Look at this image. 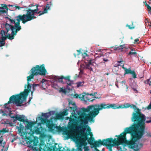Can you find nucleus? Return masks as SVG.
Listing matches in <instances>:
<instances>
[{"label":"nucleus","mask_w":151,"mask_h":151,"mask_svg":"<svg viewBox=\"0 0 151 151\" xmlns=\"http://www.w3.org/2000/svg\"><path fill=\"white\" fill-rule=\"evenodd\" d=\"M25 122L27 123L26 127L27 129H30V128H32L33 126L35 124V122H29L27 119L26 120Z\"/></svg>","instance_id":"22"},{"label":"nucleus","mask_w":151,"mask_h":151,"mask_svg":"<svg viewBox=\"0 0 151 151\" xmlns=\"http://www.w3.org/2000/svg\"><path fill=\"white\" fill-rule=\"evenodd\" d=\"M95 150L96 151H100L96 147H94Z\"/></svg>","instance_id":"58"},{"label":"nucleus","mask_w":151,"mask_h":151,"mask_svg":"<svg viewBox=\"0 0 151 151\" xmlns=\"http://www.w3.org/2000/svg\"><path fill=\"white\" fill-rule=\"evenodd\" d=\"M38 5H37L36 9H32L30 8L24 10L26 12V14H24L27 22L30 21L36 18L35 16V13L38 12L39 10L38 8Z\"/></svg>","instance_id":"8"},{"label":"nucleus","mask_w":151,"mask_h":151,"mask_svg":"<svg viewBox=\"0 0 151 151\" xmlns=\"http://www.w3.org/2000/svg\"><path fill=\"white\" fill-rule=\"evenodd\" d=\"M97 92H94V93H93V95H94V97H93V98H96V97L95 96V95H96V94H97ZM97 98V97H96V98Z\"/></svg>","instance_id":"55"},{"label":"nucleus","mask_w":151,"mask_h":151,"mask_svg":"<svg viewBox=\"0 0 151 151\" xmlns=\"http://www.w3.org/2000/svg\"><path fill=\"white\" fill-rule=\"evenodd\" d=\"M151 77H150V78L147 79L146 81H145V83L147 84H149V85L150 83V80L151 79Z\"/></svg>","instance_id":"42"},{"label":"nucleus","mask_w":151,"mask_h":151,"mask_svg":"<svg viewBox=\"0 0 151 151\" xmlns=\"http://www.w3.org/2000/svg\"><path fill=\"white\" fill-rule=\"evenodd\" d=\"M23 7H20L18 6H15V8L16 9H21L23 8Z\"/></svg>","instance_id":"52"},{"label":"nucleus","mask_w":151,"mask_h":151,"mask_svg":"<svg viewBox=\"0 0 151 151\" xmlns=\"http://www.w3.org/2000/svg\"><path fill=\"white\" fill-rule=\"evenodd\" d=\"M84 151H88L89 150V148L88 146L84 147Z\"/></svg>","instance_id":"45"},{"label":"nucleus","mask_w":151,"mask_h":151,"mask_svg":"<svg viewBox=\"0 0 151 151\" xmlns=\"http://www.w3.org/2000/svg\"><path fill=\"white\" fill-rule=\"evenodd\" d=\"M130 107H131V108H133L134 110H137V111H135V112H133L132 114V117L131 118V120H132V121L133 122V121H132V119L133 118L132 117H133V116L134 115V114L135 113H137V115L138 116L139 114V115H142L144 116V117L145 118V119L144 122L145 123V120L146 119L145 116L144 114H142V113L140 112V110L138 108H137V107L134 104H132V105H131Z\"/></svg>","instance_id":"14"},{"label":"nucleus","mask_w":151,"mask_h":151,"mask_svg":"<svg viewBox=\"0 0 151 151\" xmlns=\"http://www.w3.org/2000/svg\"><path fill=\"white\" fill-rule=\"evenodd\" d=\"M108 109L112 108L114 109H116L122 108V106H117L115 104H108Z\"/></svg>","instance_id":"23"},{"label":"nucleus","mask_w":151,"mask_h":151,"mask_svg":"<svg viewBox=\"0 0 151 151\" xmlns=\"http://www.w3.org/2000/svg\"><path fill=\"white\" fill-rule=\"evenodd\" d=\"M6 31L3 29L1 30L0 34L1 35V39L0 40V47H1L4 45L5 44V40L7 38L9 39L8 36L6 34Z\"/></svg>","instance_id":"12"},{"label":"nucleus","mask_w":151,"mask_h":151,"mask_svg":"<svg viewBox=\"0 0 151 151\" xmlns=\"http://www.w3.org/2000/svg\"><path fill=\"white\" fill-rule=\"evenodd\" d=\"M64 79L65 80H69V76H68L66 77H64L63 76H61L60 77L55 76L54 78V79L60 83H64V82L63 81V79Z\"/></svg>","instance_id":"16"},{"label":"nucleus","mask_w":151,"mask_h":151,"mask_svg":"<svg viewBox=\"0 0 151 151\" xmlns=\"http://www.w3.org/2000/svg\"><path fill=\"white\" fill-rule=\"evenodd\" d=\"M32 99V97L29 98V101L31 100Z\"/></svg>","instance_id":"63"},{"label":"nucleus","mask_w":151,"mask_h":151,"mask_svg":"<svg viewBox=\"0 0 151 151\" xmlns=\"http://www.w3.org/2000/svg\"><path fill=\"white\" fill-rule=\"evenodd\" d=\"M73 125H69L68 127L69 130H68L66 128H61V130L68 136L70 135V129L73 128Z\"/></svg>","instance_id":"17"},{"label":"nucleus","mask_w":151,"mask_h":151,"mask_svg":"<svg viewBox=\"0 0 151 151\" xmlns=\"http://www.w3.org/2000/svg\"><path fill=\"white\" fill-rule=\"evenodd\" d=\"M86 132L89 133V134L91 136H92V133L91 132V129L90 127L88 126L86 130Z\"/></svg>","instance_id":"32"},{"label":"nucleus","mask_w":151,"mask_h":151,"mask_svg":"<svg viewBox=\"0 0 151 151\" xmlns=\"http://www.w3.org/2000/svg\"><path fill=\"white\" fill-rule=\"evenodd\" d=\"M47 10L48 9L47 8L45 7L44 10V11L42 12L41 14H40V15H41L43 14H44L45 13H47Z\"/></svg>","instance_id":"39"},{"label":"nucleus","mask_w":151,"mask_h":151,"mask_svg":"<svg viewBox=\"0 0 151 151\" xmlns=\"http://www.w3.org/2000/svg\"><path fill=\"white\" fill-rule=\"evenodd\" d=\"M81 122L80 123L79 128L80 129V131H79L80 133L78 134L79 135V137H81L82 135L85 134H86V133L85 132L86 130V128L87 127L88 125H86V124H81Z\"/></svg>","instance_id":"15"},{"label":"nucleus","mask_w":151,"mask_h":151,"mask_svg":"<svg viewBox=\"0 0 151 151\" xmlns=\"http://www.w3.org/2000/svg\"><path fill=\"white\" fill-rule=\"evenodd\" d=\"M16 20H12L10 19L8 17H6V18L8 19L11 23L14 24V26L12 25L7 23L5 24V28L6 29V34L8 36L9 39L12 40L14 39L15 36L16 35L18 32L21 29V27L20 25V21H22L23 24H25L27 21L24 14H19L17 17Z\"/></svg>","instance_id":"2"},{"label":"nucleus","mask_w":151,"mask_h":151,"mask_svg":"<svg viewBox=\"0 0 151 151\" xmlns=\"http://www.w3.org/2000/svg\"><path fill=\"white\" fill-rule=\"evenodd\" d=\"M125 70V74H131L132 71L130 69H128L126 68H124Z\"/></svg>","instance_id":"28"},{"label":"nucleus","mask_w":151,"mask_h":151,"mask_svg":"<svg viewBox=\"0 0 151 151\" xmlns=\"http://www.w3.org/2000/svg\"><path fill=\"white\" fill-rule=\"evenodd\" d=\"M43 128L42 126L40 125V127H37V128L35 130V132L37 134H41Z\"/></svg>","instance_id":"25"},{"label":"nucleus","mask_w":151,"mask_h":151,"mask_svg":"<svg viewBox=\"0 0 151 151\" xmlns=\"http://www.w3.org/2000/svg\"><path fill=\"white\" fill-rule=\"evenodd\" d=\"M77 51L79 52L78 54V55H79L80 54V52H81V50H77Z\"/></svg>","instance_id":"56"},{"label":"nucleus","mask_w":151,"mask_h":151,"mask_svg":"<svg viewBox=\"0 0 151 151\" xmlns=\"http://www.w3.org/2000/svg\"><path fill=\"white\" fill-rule=\"evenodd\" d=\"M7 11H6L4 10H1L0 9V15L1 14H4V13H7Z\"/></svg>","instance_id":"40"},{"label":"nucleus","mask_w":151,"mask_h":151,"mask_svg":"<svg viewBox=\"0 0 151 151\" xmlns=\"http://www.w3.org/2000/svg\"><path fill=\"white\" fill-rule=\"evenodd\" d=\"M70 109L73 111H76V107H70Z\"/></svg>","instance_id":"46"},{"label":"nucleus","mask_w":151,"mask_h":151,"mask_svg":"<svg viewBox=\"0 0 151 151\" xmlns=\"http://www.w3.org/2000/svg\"><path fill=\"white\" fill-rule=\"evenodd\" d=\"M131 74L132 75V77L133 78H137V75L134 71H132Z\"/></svg>","instance_id":"36"},{"label":"nucleus","mask_w":151,"mask_h":151,"mask_svg":"<svg viewBox=\"0 0 151 151\" xmlns=\"http://www.w3.org/2000/svg\"><path fill=\"white\" fill-rule=\"evenodd\" d=\"M49 147H47L43 141H41L39 145V151H46Z\"/></svg>","instance_id":"18"},{"label":"nucleus","mask_w":151,"mask_h":151,"mask_svg":"<svg viewBox=\"0 0 151 151\" xmlns=\"http://www.w3.org/2000/svg\"><path fill=\"white\" fill-rule=\"evenodd\" d=\"M40 118L41 122L46 123L47 126L50 130L51 131L53 130V127L54 126V124L51 123V121L47 120L46 119L42 117H40Z\"/></svg>","instance_id":"13"},{"label":"nucleus","mask_w":151,"mask_h":151,"mask_svg":"<svg viewBox=\"0 0 151 151\" xmlns=\"http://www.w3.org/2000/svg\"><path fill=\"white\" fill-rule=\"evenodd\" d=\"M145 5L147 7V8L148 9V11H151V7L146 2L145 3Z\"/></svg>","instance_id":"34"},{"label":"nucleus","mask_w":151,"mask_h":151,"mask_svg":"<svg viewBox=\"0 0 151 151\" xmlns=\"http://www.w3.org/2000/svg\"><path fill=\"white\" fill-rule=\"evenodd\" d=\"M145 118H146V117H145ZM147 119H149V120H146V119H145V123H151V117H150V118L147 117Z\"/></svg>","instance_id":"41"},{"label":"nucleus","mask_w":151,"mask_h":151,"mask_svg":"<svg viewBox=\"0 0 151 151\" xmlns=\"http://www.w3.org/2000/svg\"><path fill=\"white\" fill-rule=\"evenodd\" d=\"M11 117L13 119H16L21 122H25L26 120L24 119V116L19 114H16L15 116H11Z\"/></svg>","instance_id":"19"},{"label":"nucleus","mask_w":151,"mask_h":151,"mask_svg":"<svg viewBox=\"0 0 151 151\" xmlns=\"http://www.w3.org/2000/svg\"><path fill=\"white\" fill-rule=\"evenodd\" d=\"M87 141L88 144L91 145L93 146L94 147H99V145H101L102 141L101 139H99V141H94V139L93 137H90L88 138Z\"/></svg>","instance_id":"11"},{"label":"nucleus","mask_w":151,"mask_h":151,"mask_svg":"<svg viewBox=\"0 0 151 151\" xmlns=\"http://www.w3.org/2000/svg\"><path fill=\"white\" fill-rule=\"evenodd\" d=\"M30 72H31V74L27 77V85H25V89L24 91L20 93L26 99L28 96V93L31 91V86L29 83V81H31L32 79L34 78L35 76H45L47 70L45 68L44 65L43 64L40 66L38 65H36L35 67L31 69Z\"/></svg>","instance_id":"3"},{"label":"nucleus","mask_w":151,"mask_h":151,"mask_svg":"<svg viewBox=\"0 0 151 151\" xmlns=\"http://www.w3.org/2000/svg\"><path fill=\"white\" fill-rule=\"evenodd\" d=\"M94 106L95 107V111L93 114L96 116L99 113L100 110L103 109H108V104H106L105 103L94 104Z\"/></svg>","instance_id":"9"},{"label":"nucleus","mask_w":151,"mask_h":151,"mask_svg":"<svg viewBox=\"0 0 151 151\" xmlns=\"http://www.w3.org/2000/svg\"><path fill=\"white\" fill-rule=\"evenodd\" d=\"M86 55V57L88 59V60L86 59L85 60L84 62L86 64V69H89L91 71L92 70V68L90 66V65L92 64V63H93V62H92L93 61V60L91 58H88V54L86 53H83L82 55L83 56V58H84L85 55Z\"/></svg>","instance_id":"10"},{"label":"nucleus","mask_w":151,"mask_h":151,"mask_svg":"<svg viewBox=\"0 0 151 151\" xmlns=\"http://www.w3.org/2000/svg\"><path fill=\"white\" fill-rule=\"evenodd\" d=\"M130 105L129 104L127 103L125 105H124V107L125 108H128L129 107H130Z\"/></svg>","instance_id":"50"},{"label":"nucleus","mask_w":151,"mask_h":151,"mask_svg":"<svg viewBox=\"0 0 151 151\" xmlns=\"http://www.w3.org/2000/svg\"><path fill=\"white\" fill-rule=\"evenodd\" d=\"M73 137L76 140L80 139V141L77 144L76 150L73 149V151H82V146H84V147H86V146L87 145V143L86 142L88 139L87 134H85L81 137H79L78 134L75 133L73 135Z\"/></svg>","instance_id":"6"},{"label":"nucleus","mask_w":151,"mask_h":151,"mask_svg":"<svg viewBox=\"0 0 151 151\" xmlns=\"http://www.w3.org/2000/svg\"><path fill=\"white\" fill-rule=\"evenodd\" d=\"M42 12H41V11H39V12H38L37 13V14H39V16H40V14H41V13H42Z\"/></svg>","instance_id":"59"},{"label":"nucleus","mask_w":151,"mask_h":151,"mask_svg":"<svg viewBox=\"0 0 151 151\" xmlns=\"http://www.w3.org/2000/svg\"><path fill=\"white\" fill-rule=\"evenodd\" d=\"M48 4H50V6H51L52 5V4L51 1Z\"/></svg>","instance_id":"60"},{"label":"nucleus","mask_w":151,"mask_h":151,"mask_svg":"<svg viewBox=\"0 0 151 151\" xmlns=\"http://www.w3.org/2000/svg\"><path fill=\"white\" fill-rule=\"evenodd\" d=\"M83 94H85V95H89V96H93V97H94V96L93 95V93H90V94H89L88 93H83Z\"/></svg>","instance_id":"49"},{"label":"nucleus","mask_w":151,"mask_h":151,"mask_svg":"<svg viewBox=\"0 0 151 151\" xmlns=\"http://www.w3.org/2000/svg\"><path fill=\"white\" fill-rule=\"evenodd\" d=\"M50 115V114L49 113H42V116L44 117L45 119H46L47 118H49Z\"/></svg>","instance_id":"27"},{"label":"nucleus","mask_w":151,"mask_h":151,"mask_svg":"<svg viewBox=\"0 0 151 151\" xmlns=\"http://www.w3.org/2000/svg\"><path fill=\"white\" fill-rule=\"evenodd\" d=\"M63 116L61 113L56 114H55V119H59L62 118Z\"/></svg>","instance_id":"26"},{"label":"nucleus","mask_w":151,"mask_h":151,"mask_svg":"<svg viewBox=\"0 0 151 151\" xmlns=\"http://www.w3.org/2000/svg\"><path fill=\"white\" fill-rule=\"evenodd\" d=\"M79 95L78 94H75L74 95V97L76 98H79L80 99H81V97H79Z\"/></svg>","instance_id":"48"},{"label":"nucleus","mask_w":151,"mask_h":151,"mask_svg":"<svg viewBox=\"0 0 151 151\" xmlns=\"http://www.w3.org/2000/svg\"><path fill=\"white\" fill-rule=\"evenodd\" d=\"M118 63L120 64L119 65L122 66L123 68H124V61L123 60L118 61Z\"/></svg>","instance_id":"31"},{"label":"nucleus","mask_w":151,"mask_h":151,"mask_svg":"<svg viewBox=\"0 0 151 151\" xmlns=\"http://www.w3.org/2000/svg\"><path fill=\"white\" fill-rule=\"evenodd\" d=\"M17 119H13L12 120V121L13 122H15L16 120H17Z\"/></svg>","instance_id":"57"},{"label":"nucleus","mask_w":151,"mask_h":151,"mask_svg":"<svg viewBox=\"0 0 151 151\" xmlns=\"http://www.w3.org/2000/svg\"><path fill=\"white\" fill-rule=\"evenodd\" d=\"M146 136L148 137H151V134L150 132H148L146 134Z\"/></svg>","instance_id":"51"},{"label":"nucleus","mask_w":151,"mask_h":151,"mask_svg":"<svg viewBox=\"0 0 151 151\" xmlns=\"http://www.w3.org/2000/svg\"><path fill=\"white\" fill-rule=\"evenodd\" d=\"M45 81V80L44 79H42V83H43Z\"/></svg>","instance_id":"61"},{"label":"nucleus","mask_w":151,"mask_h":151,"mask_svg":"<svg viewBox=\"0 0 151 151\" xmlns=\"http://www.w3.org/2000/svg\"><path fill=\"white\" fill-rule=\"evenodd\" d=\"M109 74V73H106L105 74V75H108Z\"/></svg>","instance_id":"62"},{"label":"nucleus","mask_w":151,"mask_h":151,"mask_svg":"<svg viewBox=\"0 0 151 151\" xmlns=\"http://www.w3.org/2000/svg\"><path fill=\"white\" fill-rule=\"evenodd\" d=\"M8 132V131L5 128H3L1 130H0V143L1 144L2 142L3 141V136L4 134L5 133Z\"/></svg>","instance_id":"21"},{"label":"nucleus","mask_w":151,"mask_h":151,"mask_svg":"<svg viewBox=\"0 0 151 151\" xmlns=\"http://www.w3.org/2000/svg\"><path fill=\"white\" fill-rule=\"evenodd\" d=\"M135 113L132 119L134 123L130 127L126 128L124 131L118 136V139L121 145L124 144L132 149L138 150L143 144H139L136 142L139 140L145 134V119L142 115H138Z\"/></svg>","instance_id":"1"},{"label":"nucleus","mask_w":151,"mask_h":151,"mask_svg":"<svg viewBox=\"0 0 151 151\" xmlns=\"http://www.w3.org/2000/svg\"><path fill=\"white\" fill-rule=\"evenodd\" d=\"M126 27H128L130 29H133L135 27L134 26H132L131 27L130 25H129L128 24H127L126 25Z\"/></svg>","instance_id":"43"},{"label":"nucleus","mask_w":151,"mask_h":151,"mask_svg":"<svg viewBox=\"0 0 151 151\" xmlns=\"http://www.w3.org/2000/svg\"><path fill=\"white\" fill-rule=\"evenodd\" d=\"M50 4H47L46 6H45V7L47 8L48 9H50Z\"/></svg>","instance_id":"47"},{"label":"nucleus","mask_w":151,"mask_h":151,"mask_svg":"<svg viewBox=\"0 0 151 151\" xmlns=\"http://www.w3.org/2000/svg\"><path fill=\"white\" fill-rule=\"evenodd\" d=\"M137 53L136 52H129L128 53V55H134V56H136L137 55Z\"/></svg>","instance_id":"35"},{"label":"nucleus","mask_w":151,"mask_h":151,"mask_svg":"<svg viewBox=\"0 0 151 151\" xmlns=\"http://www.w3.org/2000/svg\"><path fill=\"white\" fill-rule=\"evenodd\" d=\"M26 99L20 93L13 95L10 97L8 102L4 104V107L8 109V104L12 103L15 104L17 106H21L23 105V101Z\"/></svg>","instance_id":"5"},{"label":"nucleus","mask_w":151,"mask_h":151,"mask_svg":"<svg viewBox=\"0 0 151 151\" xmlns=\"http://www.w3.org/2000/svg\"><path fill=\"white\" fill-rule=\"evenodd\" d=\"M103 60H104L105 62H107V61H108V59H105V58H103Z\"/></svg>","instance_id":"54"},{"label":"nucleus","mask_w":151,"mask_h":151,"mask_svg":"<svg viewBox=\"0 0 151 151\" xmlns=\"http://www.w3.org/2000/svg\"><path fill=\"white\" fill-rule=\"evenodd\" d=\"M84 81L82 82H78L76 83V84L77 85V87L78 88L80 86H83L84 83Z\"/></svg>","instance_id":"29"},{"label":"nucleus","mask_w":151,"mask_h":151,"mask_svg":"<svg viewBox=\"0 0 151 151\" xmlns=\"http://www.w3.org/2000/svg\"><path fill=\"white\" fill-rule=\"evenodd\" d=\"M1 6L0 7V9H6L7 11L8 10V8L7 5L5 4H1Z\"/></svg>","instance_id":"30"},{"label":"nucleus","mask_w":151,"mask_h":151,"mask_svg":"<svg viewBox=\"0 0 151 151\" xmlns=\"http://www.w3.org/2000/svg\"><path fill=\"white\" fill-rule=\"evenodd\" d=\"M124 45H119V46H115L114 47V50H116L119 51H122V49L125 47Z\"/></svg>","instance_id":"24"},{"label":"nucleus","mask_w":151,"mask_h":151,"mask_svg":"<svg viewBox=\"0 0 151 151\" xmlns=\"http://www.w3.org/2000/svg\"><path fill=\"white\" fill-rule=\"evenodd\" d=\"M59 92L64 93L65 92V89H63V88H60Z\"/></svg>","instance_id":"44"},{"label":"nucleus","mask_w":151,"mask_h":151,"mask_svg":"<svg viewBox=\"0 0 151 151\" xmlns=\"http://www.w3.org/2000/svg\"><path fill=\"white\" fill-rule=\"evenodd\" d=\"M61 114L63 117L64 116L67 115L68 114V113L67 112V111L65 110L63 111Z\"/></svg>","instance_id":"37"},{"label":"nucleus","mask_w":151,"mask_h":151,"mask_svg":"<svg viewBox=\"0 0 151 151\" xmlns=\"http://www.w3.org/2000/svg\"><path fill=\"white\" fill-rule=\"evenodd\" d=\"M139 41V40L138 38L134 40V43H136L137 42Z\"/></svg>","instance_id":"53"},{"label":"nucleus","mask_w":151,"mask_h":151,"mask_svg":"<svg viewBox=\"0 0 151 151\" xmlns=\"http://www.w3.org/2000/svg\"><path fill=\"white\" fill-rule=\"evenodd\" d=\"M32 85L33 86V91H31V94L32 95L33 91H34L35 90V87L37 86H39V85L36 84H34L33 85L32 84Z\"/></svg>","instance_id":"33"},{"label":"nucleus","mask_w":151,"mask_h":151,"mask_svg":"<svg viewBox=\"0 0 151 151\" xmlns=\"http://www.w3.org/2000/svg\"><path fill=\"white\" fill-rule=\"evenodd\" d=\"M149 86H150L151 87V81H150V82Z\"/></svg>","instance_id":"64"},{"label":"nucleus","mask_w":151,"mask_h":151,"mask_svg":"<svg viewBox=\"0 0 151 151\" xmlns=\"http://www.w3.org/2000/svg\"><path fill=\"white\" fill-rule=\"evenodd\" d=\"M82 95V99H83V100L85 101H93L95 100V99L94 98H90L89 95Z\"/></svg>","instance_id":"20"},{"label":"nucleus","mask_w":151,"mask_h":151,"mask_svg":"<svg viewBox=\"0 0 151 151\" xmlns=\"http://www.w3.org/2000/svg\"><path fill=\"white\" fill-rule=\"evenodd\" d=\"M68 81L67 83V84L69 86H70L71 85L73 84V81H71L70 80V76H69V80H68Z\"/></svg>","instance_id":"38"},{"label":"nucleus","mask_w":151,"mask_h":151,"mask_svg":"<svg viewBox=\"0 0 151 151\" xmlns=\"http://www.w3.org/2000/svg\"><path fill=\"white\" fill-rule=\"evenodd\" d=\"M94 109V105L89 106L86 108H82V113L80 116V121L81 122V124H87L88 121L93 122H94L93 118L96 117V116L93 114Z\"/></svg>","instance_id":"4"},{"label":"nucleus","mask_w":151,"mask_h":151,"mask_svg":"<svg viewBox=\"0 0 151 151\" xmlns=\"http://www.w3.org/2000/svg\"><path fill=\"white\" fill-rule=\"evenodd\" d=\"M120 141L117 139V140H116L115 138L113 139L112 138H108L105 139H104L102 141L101 145H103L107 147L109 149V151H113L112 149V147L114 146V145L112 144H114V145H121L119 143Z\"/></svg>","instance_id":"7"}]
</instances>
